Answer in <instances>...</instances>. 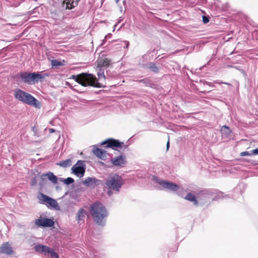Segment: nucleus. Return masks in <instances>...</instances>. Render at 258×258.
Listing matches in <instances>:
<instances>
[{"mask_svg": "<svg viewBox=\"0 0 258 258\" xmlns=\"http://www.w3.org/2000/svg\"><path fill=\"white\" fill-rule=\"evenodd\" d=\"M124 184V180L122 177L117 174L110 176L105 182L106 187L109 189L108 195L110 196L114 191L118 192L122 185Z\"/></svg>", "mask_w": 258, "mask_h": 258, "instance_id": "obj_3", "label": "nucleus"}, {"mask_svg": "<svg viewBox=\"0 0 258 258\" xmlns=\"http://www.w3.org/2000/svg\"><path fill=\"white\" fill-rule=\"evenodd\" d=\"M111 161L115 166L123 167L126 164V158L124 156L120 155L112 158Z\"/></svg>", "mask_w": 258, "mask_h": 258, "instance_id": "obj_11", "label": "nucleus"}, {"mask_svg": "<svg viewBox=\"0 0 258 258\" xmlns=\"http://www.w3.org/2000/svg\"><path fill=\"white\" fill-rule=\"evenodd\" d=\"M93 152L99 158L105 160L106 158V151H103L99 148H96L93 150Z\"/></svg>", "mask_w": 258, "mask_h": 258, "instance_id": "obj_15", "label": "nucleus"}, {"mask_svg": "<svg viewBox=\"0 0 258 258\" xmlns=\"http://www.w3.org/2000/svg\"><path fill=\"white\" fill-rule=\"evenodd\" d=\"M251 154L254 155H258V148L251 150Z\"/></svg>", "mask_w": 258, "mask_h": 258, "instance_id": "obj_31", "label": "nucleus"}, {"mask_svg": "<svg viewBox=\"0 0 258 258\" xmlns=\"http://www.w3.org/2000/svg\"><path fill=\"white\" fill-rule=\"evenodd\" d=\"M49 131L50 133H52L55 132V130L53 128H49Z\"/></svg>", "mask_w": 258, "mask_h": 258, "instance_id": "obj_34", "label": "nucleus"}, {"mask_svg": "<svg viewBox=\"0 0 258 258\" xmlns=\"http://www.w3.org/2000/svg\"><path fill=\"white\" fill-rule=\"evenodd\" d=\"M45 177H47V178L54 184H56L57 182V177L54 175L52 172H49L47 173L43 174L41 175V178L42 179H44Z\"/></svg>", "mask_w": 258, "mask_h": 258, "instance_id": "obj_17", "label": "nucleus"}, {"mask_svg": "<svg viewBox=\"0 0 258 258\" xmlns=\"http://www.w3.org/2000/svg\"><path fill=\"white\" fill-rule=\"evenodd\" d=\"M98 71L97 73V75L98 76V78L99 79H101L102 78H103L104 79H105V77L104 74V70L101 68H98Z\"/></svg>", "mask_w": 258, "mask_h": 258, "instance_id": "obj_25", "label": "nucleus"}, {"mask_svg": "<svg viewBox=\"0 0 258 258\" xmlns=\"http://www.w3.org/2000/svg\"><path fill=\"white\" fill-rule=\"evenodd\" d=\"M111 36V34L109 33V34H108L105 36V39H106V38H107L108 37V38H110Z\"/></svg>", "mask_w": 258, "mask_h": 258, "instance_id": "obj_33", "label": "nucleus"}, {"mask_svg": "<svg viewBox=\"0 0 258 258\" xmlns=\"http://www.w3.org/2000/svg\"><path fill=\"white\" fill-rule=\"evenodd\" d=\"M209 20L207 17L205 16H203V22L204 24L207 23L208 22H209Z\"/></svg>", "mask_w": 258, "mask_h": 258, "instance_id": "obj_30", "label": "nucleus"}, {"mask_svg": "<svg viewBox=\"0 0 258 258\" xmlns=\"http://www.w3.org/2000/svg\"><path fill=\"white\" fill-rule=\"evenodd\" d=\"M63 182L66 184L69 185L73 183L74 182V180L72 177H68L65 179Z\"/></svg>", "mask_w": 258, "mask_h": 258, "instance_id": "obj_27", "label": "nucleus"}, {"mask_svg": "<svg viewBox=\"0 0 258 258\" xmlns=\"http://www.w3.org/2000/svg\"><path fill=\"white\" fill-rule=\"evenodd\" d=\"M51 64L52 67H57L63 65L61 61L56 59H52L51 61Z\"/></svg>", "mask_w": 258, "mask_h": 258, "instance_id": "obj_24", "label": "nucleus"}, {"mask_svg": "<svg viewBox=\"0 0 258 258\" xmlns=\"http://www.w3.org/2000/svg\"><path fill=\"white\" fill-rule=\"evenodd\" d=\"M37 198L41 201V203L45 204L48 208H52L56 210H59V207L58 203L54 199L42 193H40L38 195Z\"/></svg>", "mask_w": 258, "mask_h": 258, "instance_id": "obj_6", "label": "nucleus"}, {"mask_svg": "<svg viewBox=\"0 0 258 258\" xmlns=\"http://www.w3.org/2000/svg\"><path fill=\"white\" fill-rule=\"evenodd\" d=\"M71 79L74 80L83 87L93 86L101 88L103 86L98 82L96 77L91 74L81 73L77 75H72Z\"/></svg>", "mask_w": 258, "mask_h": 258, "instance_id": "obj_2", "label": "nucleus"}, {"mask_svg": "<svg viewBox=\"0 0 258 258\" xmlns=\"http://www.w3.org/2000/svg\"><path fill=\"white\" fill-rule=\"evenodd\" d=\"M116 25H117L116 24L114 25V29L113 30V31H114L115 30V27L116 26Z\"/></svg>", "mask_w": 258, "mask_h": 258, "instance_id": "obj_38", "label": "nucleus"}, {"mask_svg": "<svg viewBox=\"0 0 258 258\" xmlns=\"http://www.w3.org/2000/svg\"><path fill=\"white\" fill-rule=\"evenodd\" d=\"M79 1V0H76L77 2H78V1Z\"/></svg>", "mask_w": 258, "mask_h": 258, "instance_id": "obj_42", "label": "nucleus"}, {"mask_svg": "<svg viewBox=\"0 0 258 258\" xmlns=\"http://www.w3.org/2000/svg\"><path fill=\"white\" fill-rule=\"evenodd\" d=\"M167 150H168L169 149V140L168 141L167 143Z\"/></svg>", "mask_w": 258, "mask_h": 258, "instance_id": "obj_36", "label": "nucleus"}, {"mask_svg": "<svg viewBox=\"0 0 258 258\" xmlns=\"http://www.w3.org/2000/svg\"><path fill=\"white\" fill-rule=\"evenodd\" d=\"M220 132L222 136L225 138H227L231 133L230 128L226 125H223L222 126Z\"/></svg>", "mask_w": 258, "mask_h": 258, "instance_id": "obj_20", "label": "nucleus"}, {"mask_svg": "<svg viewBox=\"0 0 258 258\" xmlns=\"http://www.w3.org/2000/svg\"><path fill=\"white\" fill-rule=\"evenodd\" d=\"M73 173L79 177H82L84 175L86 170V165L83 160H78L72 167Z\"/></svg>", "mask_w": 258, "mask_h": 258, "instance_id": "obj_7", "label": "nucleus"}, {"mask_svg": "<svg viewBox=\"0 0 258 258\" xmlns=\"http://www.w3.org/2000/svg\"><path fill=\"white\" fill-rule=\"evenodd\" d=\"M13 252L11 246L8 242L4 243L0 247V253L11 254Z\"/></svg>", "mask_w": 258, "mask_h": 258, "instance_id": "obj_14", "label": "nucleus"}, {"mask_svg": "<svg viewBox=\"0 0 258 258\" xmlns=\"http://www.w3.org/2000/svg\"><path fill=\"white\" fill-rule=\"evenodd\" d=\"M224 194L222 192H219L218 194H217V198L216 197H215V198H214L215 200H217V199H220V198H224Z\"/></svg>", "mask_w": 258, "mask_h": 258, "instance_id": "obj_28", "label": "nucleus"}, {"mask_svg": "<svg viewBox=\"0 0 258 258\" xmlns=\"http://www.w3.org/2000/svg\"><path fill=\"white\" fill-rule=\"evenodd\" d=\"M182 189H182V188H181V189H179V190H177V191H178V195H180V196H181V195H180V194H179V191H180V190H182Z\"/></svg>", "mask_w": 258, "mask_h": 258, "instance_id": "obj_37", "label": "nucleus"}, {"mask_svg": "<svg viewBox=\"0 0 258 258\" xmlns=\"http://www.w3.org/2000/svg\"><path fill=\"white\" fill-rule=\"evenodd\" d=\"M90 212L97 224L100 226L105 225L108 213L106 208L102 204L98 202L92 204L90 208Z\"/></svg>", "mask_w": 258, "mask_h": 258, "instance_id": "obj_1", "label": "nucleus"}, {"mask_svg": "<svg viewBox=\"0 0 258 258\" xmlns=\"http://www.w3.org/2000/svg\"><path fill=\"white\" fill-rule=\"evenodd\" d=\"M57 164L61 167L66 168L71 166L72 164V162L70 159H68L66 160L61 161L60 163H57Z\"/></svg>", "mask_w": 258, "mask_h": 258, "instance_id": "obj_22", "label": "nucleus"}, {"mask_svg": "<svg viewBox=\"0 0 258 258\" xmlns=\"http://www.w3.org/2000/svg\"><path fill=\"white\" fill-rule=\"evenodd\" d=\"M148 68L151 71L155 73H157L159 71V67L155 63L152 62L149 64Z\"/></svg>", "mask_w": 258, "mask_h": 258, "instance_id": "obj_23", "label": "nucleus"}, {"mask_svg": "<svg viewBox=\"0 0 258 258\" xmlns=\"http://www.w3.org/2000/svg\"><path fill=\"white\" fill-rule=\"evenodd\" d=\"M46 76L48 75L45 74H41L39 72L32 73L24 72L20 74L22 81L29 85H34L39 81H42Z\"/></svg>", "mask_w": 258, "mask_h": 258, "instance_id": "obj_5", "label": "nucleus"}, {"mask_svg": "<svg viewBox=\"0 0 258 258\" xmlns=\"http://www.w3.org/2000/svg\"><path fill=\"white\" fill-rule=\"evenodd\" d=\"M35 224L38 227H51L53 226L54 222L48 218H39L35 220Z\"/></svg>", "mask_w": 258, "mask_h": 258, "instance_id": "obj_10", "label": "nucleus"}, {"mask_svg": "<svg viewBox=\"0 0 258 258\" xmlns=\"http://www.w3.org/2000/svg\"><path fill=\"white\" fill-rule=\"evenodd\" d=\"M120 11H122V7H121L120 8Z\"/></svg>", "mask_w": 258, "mask_h": 258, "instance_id": "obj_41", "label": "nucleus"}, {"mask_svg": "<svg viewBox=\"0 0 258 258\" xmlns=\"http://www.w3.org/2000/svg\"><path fill=\"white\" fill-rule=\"evenodd\" d=\"M86 215V211L85 210H84L83 209H80L78 211V212L77 214V220L79 223H80L81 221H83V222L84 221V219H85Z\"/></svg>", "mask_w": 258, "mask_h": 258, "instance_id": "obj_18", "label": "nucleus"}, {"mask_svg": "<svg viewBox=\"0 0 258 258\" xmlns=\"http://www.w3.org/2000/svg\"><path fill=\"white\" fill-rule=\"evenodd\" d=\"M49 254H50L51 258H59L58 254L51 248Z\"/></svg>", "mask_w": 258, "mask_h": 258, "instance_id": "obj_26", "label": "nucleus"}, {"mask_svg": "<svg viewBox=\"0 0 258 258\" xmlns=\"http://www.w3.org/2000/svg\"><path fill=\"white\" fill-rule=\"evenodd\" d=\"M123 3L124 4H125V0H123Z\"/></svg>", "mask_w": 258, "mask_h": 258, "instance_id": "obj_40", "label": "nucleus"}, {"mask_svg": "<svg viewBox=\"0 0 258 258\" xmlns=\"http://www.w3.org/2000/svg\"><path fill=\"white\" fill-rule=\"evenodd\" d=\"M14 95L18 100L23 103L34 106L35 107H39L38 100L29 93L20 89H16L14 91Z\"/></svg>", "mask_w": 258, "mask_h": 258, "instance_id": "obj_4", "label": "nucleus"}, {"mask_svg": "<svg viewBox=\"0 0 258 258\" xmlns=\"http://www.w3.org/2000/svg\"><path fill=\"white\" fill-rule=\"evenodd\" d=\"M184 199L192 202L194 205H197L198 202L195 197V196L191 192H188L185 197Z\"/></svg>", "mask_w": 258, "mask_h": 258, "instance_id": "obj_19", "label": "nucleus"}, {"mask_svg": "<svg viewBox=\"0 0 258 258\" xmlns=\"http://www.w3.org/2000/svg\"><path fill=\"white\" fill-rule=\"evenodd\" d=\"M124 43L126 44V47L127 48L129 45L128 41H124Z\"/></svg>", "mask_w": 258, "mask_h": 258, "instance_id": "obj_35", "label": "nucleus"}, {"mask_svg": "<svg viewBox=\"0 0 258 258\" xmlns=\"http://www.w3.org/2000/svg\"><path fill=\"white\" fill-rule=\"evenodd\" d=\"M156 180L159 184L167 189L172 191H176L181 189V187L172 182L157 179Z\"/></svg>", "mask_w": 258, "mask_h": 258, "instance_id": "obj_9", "label": "nucleus"}, {"mask_svg": "<svg viewBox=\"0 0 258 258\" xmlns=\"http://www.w3.org/2000/svg\"><path fill=\"white\" fill-rule=\"evenodd\" d=\"M99 179L93 177H88L83 181V184L89 187H95L96 185H98L100 182Z\"/></svg>", "mask_w": 258, "mask_h": 258, "instance_id": "obj_12", "label": "nucleus"}, {"mask_svg": "<svg viewBox=\"0 0 258 258\" xmlns=\"http://www.w3.org/2000/svg\"><path fill=\"white\" fill-rule=\"evenodd\" d=\"M251 155H252L251 153H249L248 152H247V151H244V152H242L240 153V156H250Z\"/></svg>", "mask_w": 258, "mask_h": 258, "instance_id": "obj_29", "label": "nucleus"}, {"mask_svg": "<svg viewBox=\"0 0 258 258\" xmlns=\"http://www.w3.org/2000/svg\"><path fill=\"white\" fill-rule=\"evenodd\" d=\"M110 60L107 58H101L97 61V68L102 69L109 66Z\"/></svg>", "mask_w": 258, "mask_h": 258, "instance_id": "obj_16", "label": "nucleus"}, {"mask_svg": "<svg viewBox=\"0 0 258 258\" xmlns=\"http://www.w3.org/2000/svg\"><path fill=\"white\" fill-rule=\"evenodd\" d=\"M214 83H217V84H227L228 85H231L230 84H228V83H224V82H219V81H215Z\"/></svg>", "mask_w": 258, "mask_h": 258, "instance_id": "obj_32", "label": "nucleus"}, {"mask_svg": "<svg viewBox=\"0 0 258 258\" xmlns=\"http://www.w3.org/2000/svg\"><path fill=\"white\" fill-rule=\"evenodd\" d=\"M34 249L36 252L47 255L50 252V248L46 245L38 244L34 246Z\"/></svg>", "mask_w": 258, "mask_h": 258, "instance_id": "obj_13", "label": "nucleus"}, {"mask_svg": "<svg viewBox=\"0 0 258 258\" xmlns=\"http://www.w3.org/2000/svg\"><path fill=\"white\" fill-rule=\"evenodd\" d=\"M116 3H118L119 2V0H115Z\"/></svg>", "mask_w": 258, "mask_h": 258, "instance_id": "obj_39", "label": "nucleus"}, {"mask_svg": "<svg viewBox=\"0 0 258 258\" xmlns=\"http://www.w3.org/2000/svg\"><path fill=\"white\" fill-rule=\"evenodd\" d=\"M78 5L76 0H68L66 2V9H72Z\"/></svg>", "mask_w": 258, "mask_h": 258, "instance_id": "obj_21", "label": "nucleus"}, {"mask_svg": "<svg viewBox=\"0 0 258 258\" xmlns=\"http://www.w3.org/2000/svg\"><path fill=\"white\" fill-rule=\"evenodd\" d=\"M102 145H106V148H111L113 149H116V148L126 149L127 147V146L124 145L123 142H121L117 140L113 139H109L103 142Z\"/></svg>", "mask_w": 258, "mask_h": 258, "instance_id": "obj_8", "label": "nucleus"}]
</instances>
